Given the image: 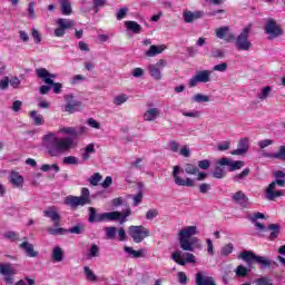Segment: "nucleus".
I'll use <instances>...</instances> for the list:
<instances>
[{
    "mask_svg": "<svg viewBox=\"0 0 285 285\" xmlns=\"http://www.w3.org/2000/svg\"><path fill=\"white\" fill-rule=\"evenodd\" d=\"M43 141L50 157H59V155L77 147V142L71 137L59 138L53 132L45 135Z\"/></svg>",
    "mask_w": 285,
    "mask_h": 285,
    "instance_id": "nucleus-1",
    "label": "nucleus"
},
{
    "mask_svg": "<svg viewBox=\"0 0 285 285\" xmlns=\"http://www.w3.org/2000/svg\"><path fill=\"white\" fill-rule=\"evenodd\" d=\"M132 215V210L127 208L125 212H109L97 214V209L95 207H89V224H99L101 222H119V224H126L127 217Z\"/></svg>",
    "mask_w": 285,
    "mask_h": 285,
    "instance_id": "nucleus-2",
    "label": "nucleus"
},
{
    "mask_svg": "<svg viewBox=\"0 0 285 285\" xmlns=\"http://www.w3.org/2000/svg\"><path fill=\"white\" fill-rule=\"evenodd\" d=\"M239 258L243 259V262H246V264H259L261 268H273V266L277 267L279 266L277 262L271 261L264 256H258L252 250H243L239 254Z\"/></svg>",
    "mask_w": 285,
    "mask_h": 285,
    "instance_id": "nucleus-3",
    "label": "nucleus"
},
{
    "mask_svg": "<svg viewBox=\"0 0 285 285\" xmlns=\"http://www.w3.org/2000/svg\"><path fill=\"white\" fill-rule=\"evenodd\" d=\"M253 24H247L244 27L243 31L234 39L236 50L238 51H248L253 48V42L248 40L250 37V30Z\"/></svg>",
    "mask_w": 285,
    "mask_h": 285,
    "instance_id": "nucleus-4",
    "label": "nucleus"
},
{
    "mask_svg": "<svg viewBox=\"0 0 285 285\" xmlns=\"http://www.w3.org/2000/svg\"><path fill=\"white\" fill-rule=\"evenodd\" d=\"M65 204L71 208H77L78 206H86V204H90V189L83 187L81 189V197L67 196Z\"/></svg>",
    "mask_w": 285,
    "mask_h": 285,
    "instance_id": "nucleus-5",
    "label": "nucleus"
},
{
    "mask_svg": "<svg viewBox=\"0 0 285 285\" xmlns=\"http://www.w3.org/2000/svg\"><path fill=\"white\" fill-rule=\"evenodd\" d=\"M265 35L267 36L268 41H273V39H277V37H282L284 35V29L279 24H277V21L275 19H268L265 27Z\"/></svg>",
    "mask_w": 285,
    "mask_h": 285,
    "instance_id": "nucleus-6",
    "label": "nucleus"
},
{
    "mask_svg": "<svg viewBox=\"0 0 285 285\" xmlns=\"http://www.w3.org/2000/svg\"><path fill=\"white\" fill-rule=\"evenodd\" d=\"M128 233L136 244H141L146 237H150V230L141 225L129 226Z\"/></svg>",
    "mask_w": 285,
    "mask_h": 285,
    "instance_id": "nucleus-7",
    "label": "nucleus"
},
{
    "mask_svg": "<svg viewBox=\"0 0 285 285\" xmlns=\"http://www.w3.org/2000/svg\"><path fill=\"white\" fill-rule=\"evenodd\" d=\"M65 112H68L69 115H73V112H79L81 108H83V104L79 100H75V95L68 94L65 95Z\"/></svg>",
    "mask_w": 285,
    "mask_h": 285,
    "instance_id": "nucleus-8",
    "label": "nucleus"
},
{
    "mask_svg": "<svg viewBox=\"0 0 285 285\" xmlns=\"http://www.w3.org/2000/svg\"><path fill=\"white\" fill-rule=\"evenodd\" d=\"M284 184H285L284 179H276L275 181H272L268 185L265 193L269 202H274V199H277V197H282L284 195V191L275 190L276 186H284Z\"/></svg>",
    "mask_w": 285,
    "mask_h": 285,
    "instance_id": "nucleus-9",
    "label": "nucleus"
},
{
    "mask_svg": "<svg viewBox=\"0 0 285 285\" xmlns=\"http://www.w3.org/2000/svg\"><path fill=\"white\" fill-rule=\"evenodd\" d=\"M184 173L179 166H174L173 178L176 186H187L188 188H193L195 186V180L193 178H184L179 177V174Z\"/></svg>",
    "mask_w": 285,
    "mask_h": 285,
    "instance_id": "nucleus-10",
    "label": "nucleus"
},
{
    "mask_svg": "<svg viewBox=\"0 0 285 285\" xmlns=\"http://www.w3.org/2000/svg\"><path fill=\"white\" fill-rule=\"evenodd\" d=\"M183 257H185V259L181 258L180 250H176L171 254V259L179 266H186V264H195L196 262V258L191 253H185L183 254Z\"/></svg>",
    "mask_w": 285,
    "mask_h": 285,
    "instance_id": "nucleus-11",
    "label": "nucleus"
},
{
    "mask_svg": "<svg viewBox=\"0 0 285 285\" xmlns=\"http://www.w3.org/2000/svg\"><path fill=\"white\" fill-rule=\"evenodd\" d=\"M0 274L4 276L6 284H14V278L12 275H17V269L12 267V264H0Z\"/></svg>",
    "mask_w": 285,
    "mask_h": 285,
    "instance_id": "nucleus-12",
    "label": "nucleus"
},
{
    "mask_svg": "<svg viewBox=\"0 0 285 285\" xmlns=\"http://www.w3.org/2000/svg\"><path fill=\"white\" fill-rule=\"evenodd\" d=\"M178 239H179L180 248L189 253H195V248H199V246H202L199 244V238L197 237L178 238Z\"/></svg>",
    "mask_w": 285,
    "mask_h": 285,
    "instance_id": "nucleus-13",
    "label": "nucleus"
},
{
    "mask_svg": "<svg viewBox=\"0 0 285 285\" xmlns=\"http://www.w3.org/2000/svg\"><path fill=\"white\" fill-rule=\"evenodd\" d=\"M210 81V71H198L191 79H189V88H195L197 83H208Z\"/></svg>",
    "mask_w": 285,
    "mask_h": 285,
    "instance_id": "nucleus-14",
    "label": "nucleus"
},
{
    "mask_svg": "<svg viewBox=\"0 0 285 285\" xmlns=\"http://www.w3.org/2000/svg\"><path fill=\"white\" fill-rule=\"evenodd\" d=\"M58 28L55 29V35L57 37H63L66 35V30H69L75 26V22L70 19L59 18L57 20Z\"/></svg>",
    "mask_w": 285,
    "mask_h": 285,
    "instance_id": "nucleus-15",
    "label": "nucleus"
},
{
    "mask_svg": "<svg viewBox=\"0 0 285 285\" xmlns=\"http://www.w3.org/2000/svg\"><path fill=\"white\" fill-rule=\"evenodd\" d=\"M218 166H228L229 173L235 170H242L244 168V160H230L229 158L223 157L218 160Z\"/></svg>",
    "mask_w": 285,
    "mask_h": 285,
    "instance_id": "nucleus-16",
    "label": "nucleus"
},
{
    "mask_svg": "<svg viewBox=\"0 0 285 285\" xmlns=\"http://www.w3.org/2000/svg\"><path fill=\"white\" fill-rule=\"evenodd\" d=\"M216 37H218V39H225L228 43L235 41V35L230 33V29L228 27H220L217 29Z\"/></svg>",
    "mask_w": 285,
    "mask_h": 285,
    "instance_id": "nucleus-17",
    "label": "nucleus"
},
{
    "mask_svg": "<svg viewBox=\"0 0 285 285\" xmlns=\"http://www.w3.org/2000/svg\"><path fill=\"white\" fill-rule=\"evenodd\" d=\"M197 226H187L179 230L178 239H190L194 235H198Z\"/></svg>",
    "mask_w": 285,
    "mask_h": 285,
    "instance_id": "nucleus-18",
    "label": "nucleus"
},
{
    "mask_svg": "<svg viewBox=\"0 0 285 285\" xmlns=\"http://www.w3.org/2000/svg\"><path fill=\"white\" fill-rule=\"evenodd\" d=\"M232 199L233 202H235V204H238L243 208H248V197L246 196V194H244V191L242 190L236 191L232 196Z\"/></svg>",
    "mask_w": 285,
    "mask_h": 285,
    "instance_id": "nucleus-19",
    "label": "nucleus"
},
{
    "mask_svg": "<svg viewBox=\"0 0 285 285\" xmlns=\"http://www.w3.org/2000/svg\"><path fill=\"white\" fill-rule=\"evenodd\" d=\"M204 17V11H184L183 18L185 23H193V21H197V19H202Z\"/></svg>",
    "mask_w": 285,
    "mask_h": 285,
    "instance_id": "nucleus-20",
    "label": "nucleus"
},
{
    "mask_svg": "<svg viewBox=\"0 0 285 285\" xmlns=\"http://www.w3.org/2000/svg\"><path fill=\"white\" fill-rule=\"evenodd\" d=\"M9 181L16 188H23V176L19 171H11L9 176Z\"/></svg>",
    "mask_w": 285,
    "mask_h": 285,
    "instance_id": "nucleus-21",
    "label": "nucleus"
},
{
    "mask_svg": "<svg viewBox=\"0 0 285 285\" xmlns=\"http://www.w3.org/2000/svg\"><path fill=\"white\" fill-rule=\"evenodd\" d=\"M45 217H49L53 222V226L59 228L61 226V215L57 210L48 209L43 212Z\"/></svg>",
    "mask_w": 285,
    "mask_h": 285,
    "instance_id": "nucleus-22",
    "label": "nucleus"
},
{
    "mask_svg": "<svg viewBox=\"0 0 285 285\" xmlns=\"http://www.w3.org/2000/svg\"><path fill=\"white\" fill-rule=\"evenodd\" d=\"M246 153H248V138H242L238 148L232 150L230 155H246Z\"/></svg>",
    "mask_w": 285,
    "mask_h": 285,
    "instance_id": "nucleus-23",
    "label": "nucleus"
},
{
    "mask_svg": "<svg viewBox=\"0 0 285 285\" xmlns=\"http://www.w3.org/2000/svg\"><path fill=\"white\" fill-rule=\"evenodd\" d=\"M159 115H161L159 108H150L144 114L142 119L144 121H155V119L159 118Z\"/></svg>",
    "mask_w": 285,
    "mask_h": 285,
    "instance_id": "nucleus-24",
    "label": "nucleus"
},
{
    "mask_svg": "<svg viewBox=\"0 0 285 285\" xmlns=\"http://www.w3.org/2000/svg\"><path fill=\"white\" fill-rule=\"evenodd\" d=\"M196 285H217L215 279L210 276H204L203 273L196 274Z\"/></svg>",
    "mask_w": 285,
    "mask_h": 285,
    "instance_id": "nucleus-25",
    "label": "nucleus"
},
{
    "mask_svg": "<svg viewBox=\"0 0 285 285\" xmlns=\"http://www.w3.org/2000/svg\"><path fill=\"white\" fill-rule=\"evenodd\" d=\"M20 248L22 250H24V253L28 255V257H38L39 256V252L35 250V245H32L28 242H23L22 244H20Z\"/></svg>",
    "mask_w": 285,
    "mask_h": 285,
    "instance_id": "nucleus-26",
    "label": "nucleus"
},
{
    "mask_svg": "<svg viewBox=\"0 0 285 285\" xmlns=\"http://www.w3.org/2000/svg\"><path fill=\"white\" fill-rule=\"evenodd\" d=\"M267 228H268V230H271V234L268 237L269 242H275V239H277V237H279L282 226H279V224H269Z\"/></svg>",
    "mask_w": 285,
    "mask_h": 285,
    "instance_id": "nucleus-27",
    "label": "nucleus"
},
{
    "mask_svg": "<svg viewBox=\"0 0 285 285\" xmlns=\"http://www.w3.org/2000/svg\"><path fill=\"white\" fill-rule=\"evenodd\" d=\"M165 50H166V46L164 45H160V46L151 45L149 50H147L145 55L147 57H157V55H161V52H164Z\"/></svg>",
    "mask_w": 285,
    "mask_h": 285,
    "instance_id": "nucleus-28",
    "label": "nucleus"
},
{
    "mask_svg": "<svg viewBox=\"0 0 285 285\" xmlns=\"http://www.w3.org/2000/svg\"><path fill=\"white\" fill-rule=\"evenodd\" d=\"M125 27L127 30H130V32H134V35L141 33V27L137 21H125Z\"/></svg>",
    "mask_w": 285,
    "mask_h": 285,
    "instance_id": "nucleus-29",
    "label": "nucleus"
},
{
    "mask_svg": "<svg viewBox=\"0 0 285 285\" xmlns=\"http://www.w3.org/2000/svg\"><path fill=\"white\" fill-rule=\"evenodd\" d=\"M63 249L59 246L55 247L51 254L52 262H63Z\"/></svg>",
    "mask_w": 285,
    "mask_h": 285,
    "instance_id": "nucleus-30",
    "label": "nucleus"
},
{
    "mask_svg": "<svg viewBox=\"0 0 285 285\" xmlns=\"http://www.w3.org/2000/svg\"><path fill=\"white\" fill-rule=\"evenodd\" d=\"M149 75L155 79L156 81H160L161 79V69L155 65H149L148 67Z\"/></svg>",
    "mask_w": 285,
    "mask_h": 285,
    "instance_id": "nucleus-31",
    "label": "nucleus"
},
{
    "mask_svg": "<svg viewBox=\"0 0 285 285\" xmlns=\"http://www.w3.org/2000/svg\"><path fill=\"white\" fill-rule=\"evenodd\" d=\"M264 157H268L269 159H281L282 161H284L285 146H281L276 154H265Z\"/></svg>",
    "mask_w": 285,
    "mask_h": 285,
    "instance_id": "nucleus-32",
    "label": "nucleus"
},
{
    "mask_svg": "<svg viewBox=\"0 0 285 285\" xmlns=\"http://www.w3.org/2000/svg\"><path fill=\"white\" fill-rule=\"evenodd\" d=\"M29 117H31V119H33L35 126H43V124L46 122L43 120V116L35 110L29 112Z\"/></svg>",
    "mask_w": 285,
    "mask_h": 285,
    "instance_id": "nucleus-33",
    "label": "nucleus"
},
{
    "mask_svg": "<svg viewBox=\"0 0 285 285\" xmlns=\"http://www.w3.org/2000/svg\"><path fill=\"white\" fill-rule=\"evenodd\" d=\"M36 72H37L39 79H43L45 82H46V79H55V77H57L56 75L47 71L46 68L37 69Z\"/></svg>",
    "mask_w": 285,
    "mask_h": 285,
    "instance_id": "nucleus-34",
    "label": "nucleus"
},
{
    "mask_svg": "<svg viewBox=\"0 0 285 285\" xmlns=\"http://www.w3.org/2000/svg\"><path fill=\"white\" fill-rule=\"evenodd\" d=\"M125 253H128L129 257H132L134 259L144 257V249L135 250L132 247L125 246Z\"/></svg>",
    "mask_w": 285,
    "mask_h": 285,
    "instance_id": "nucleus-35",
    "label": "nucleus"
},
{
    "mask_svg": "<svg viewBox=\"0 0 285 285\" xmlns=\"http://www.w3.org/2000/svg\"><path fill=\"white\" fill-rule=\"evenodd\" d=\"M83 274L86 275L87 282H99V278L97 277V275H95V272H92L90 267L85 266Z\"/></svg>",
    "mask_w": 285,
    "mask_h": 285,
    "instance_id": "nucleus-36",
    "label": "nucleus"
},
{
    "mask_svg": "<svg viewBox=\"0 0 285 285\" xmlns=\"http://www.w3.org/2000/svg\"><path fill=\"white\" fill-rule=\"evenodd\" d=\"M138 188H139V191L137 193V195H135L132 197L134 199V206H137L138 204H141L142 199H144V184H138Z\"/></svg>",
    "mask_w": 285,
    "mask_h": 285,
    "instance_id": "nucleus-37",
    "label": "nucleus"
},
{
    "mask_svg": "<svg viewBox=\"0 0 285 285\" xmlns=\"http://www.w3.org/2000/svg\"><path fill=\"white\" fill-rule=\"evenodd\" d=\"M61 3V12L65 16L72 14V7L70 6V1L60 0Z\"/></svg>",
    "mask_w": 285,
    "mask_h": 285,
    "instance_id": "nucleus-38",
    "label": "nucleus"
},
{
    "mask_svg": "<svg viewBox=\"0 0 285 285\" xmlns=\"http://www.w3.org/2000/svg\"><path fill=\"white\" fill-rule=\"evenodd\" d=\"M45 83H47L48 86H52L53 92H56V95H59V92H61V88L63 87L61 82H55V80L50 78H46Z\"/></svg>",
    "mask_w": 285,
    "mask_h": 285,
    "instance_id": "nucleus-39",
    "label": "nucleus"
},
{
    "mask_svg": "<svg viewBox=\"0 0 285 285\" xmlns=\"http://www.w3.org/2000/svg\"><path fill=\"white\" fill-rule=\"evenodd\" d=\"M213 177H215V179H224V177H226V171L222 168V165L214 168Z\"/></svg>",
    "mask_w": 285,
    "mask_h": 285,
    "instance_id": "nucleus-40",
    "label": "nucleus"
},
{
    "mask_svg": "<svg viewBox=\"0 0 285 285\" xmlns=\"http://www.w3.org/2000/svg\"><path fill=\"white\" fill-rule=\"evenodd\" d=\"M185 173H187V175H197L199 173V167H197V165L194 164H186Z\"/></svg>",
    "mask_w": 285,
    "mask_h": 285,
    "instance_id": "nucleus-41",
    "label": "nucleus"
},
{
    "mask_svg": "<svg viewBox=\"0 0 285 285\" xmlns=\"http://www.w3.org/2000/svg\"><path fill=\"white\" fill-rule=\"evenodd\" d=\"M62 164H65V166H77V164H79V158L75 156H67L63 158Z\"/></svg>",
    "mask_w": 285,
    "mask_h": 285,
    "instance_id": "nucleus-42",
    "label": "nucleus"
},
{
    "mask_svg": "<svg viewBox=\"0 0 285 285\" xmlns=\"http://www.w3.org/2000/svg\"><path fill=\"white\" fill-rule=\"evenodd\" d=\"M194 101H196V104H207V101H210V97L203 95V94H196L193 97Z\"/></svg>",
    "mask_w": 285,
    "mask_h": 285,
    "instance_id": "nucleus-43",
    "label": "nucleus"
},
{
    "mask_svg": "<svg viewBox=\"0 0 285 285\" xmlns=\"http://www.w3.org/2000/svg\"><path fill=\"white\" fill-rule=\"evenodd\" d=\"M101 179H102L101 174L96 173V174H94V175L88 179V181H89V184H91V186H99V183L101 181Z\"/></svg>",
    "mask_w": 285,
    "mask_h": 285,
    "instance_id": "nucleus-44",
    "label": "nucleus"
},
{
    "mask_svg": "<svg viewBox=\"0 0 285 285\" xmlns=\"http://www.w3.org/2000/svg\"><path fill=\"white\" fill-rule=\"evenodd\" d=\"M107 239H115L117 235V227H105Z\"/></svg>",
    "mask_w": 285,
    "mask_h": 285,
    "instance_id": "nucleus-45",
    "label": "nucleus"
},
{
    "mask_svg": "<svg viewBox=\"0 0 285 285\" xmlns=\"http://www.w3.org/2000/svg\"><path fill=\"white\" fill-rule=\"evenodd\" d=\"M83 230H86V228L83 227L82 224H78L71 228L68 229V233H71L73 235H81V233H83Z\"/></svg>",
    "mask_w": 285,
    "mask_h": 285,
    "instance_id": "nucleus-46",
    "label": "nucleus"
},
{
    "mask_svg": "<svg viewBox=\"0 0 285 285\" xmlns=\"http://www.w3.org/2000/svg\"><path fill=\"white\" fill-rule=\"evenodd\" d=\"M250 175V168H245L240 174L234 176V181H240V179H246V176Z\"/></svg>",
    "mask_w": 285,
    "mask_h": 285,
    "instance_id": "nucleus-47",
    "label": "nucleus"
},
{
    "mask_svg": "<svg viewBox=\"0 0 285 285\" xmlns=\"http://www.w3.org/2000/svg\"><path fill=\"white\" fill-rule=\"evenodd\" d=\"M236 275L237 277H246L248 275V268L244 265H238L236 268Z\"/></svg>",
    "mask_w": 285,
    "mask_h": 285,
    "instance_id": "nucleus-48",
    "label": "nucleus"
},
{
    "mask_svg": "<svg viewBox=\"0 0 285 285\" xmlns=\"http://www.w3.org/2000/svg\"><path fill=\"white\" fill-rule=\"evenodd\" d=\"M49 235H66L68 233V229L59 227V228H49L48 229Z\"/></svg>",
    "mask_w": 285,
    "mask_h": 285,
    "instance_id": "nucleus-49",
    "label": "nucleus"
},
{
    "mask_svg": "<svg viewBox=\"0 0 285 285\" xmlns=\"http://www.w3.org/2000/svg\"><path fill=\"white\" fill-rule=\"evenodd\" d=\"M234 248L235 247L233 246V244L229 243L222 248L220 254L224 257H227V255H230V253H233Z\"/></svg>",
    "mask_w": 285,
    "mask_h": 285,
    "instance_id": "nucleus-50",
    "label": "nucleus"
},
{
    "mask_svg": "<svg viewBox=\"0 0 285 285\" xmlns=\"http://www.w3.org/2000/svg\"><path fill=\"white\" fill-rule=\"evenodd\" d=\"M126 101H128V96L122 94L115 98L114 104L116 106H121V104H126Z\"/></svg>",
    "mask_w": 285,
    "mask_h": 285,
    "instance_id": "nucleus-51",
    "label": "nucleus"
},
{
    "mask_svg": "<svg viewBox=\"0 0 285 285\" xmlns=\"http://www.w3.org/2000/svg\"><path fill=\"white\" fill-rule=\"evenodd\" d=\"M104 6H106V0H94L92 10L99 12V8H104Z\"/></svg>",
    "mask_w": 285,
    "mask_h": 285,
    "instance_id": "nucleus-52",
    "label": "nucleus"
},
{
    "mask_svg": "<svg viewBox=\"0 0 285 285\" xmlns=\"http://www.w3.org/2000/svg\"><path fill=\"white\" fill-rule=\"evenodd\" d=\"M210 57L213 59H223L224 57V50L222 49H213L212 50V53H210Z\"/></svg>",
    "mask_w": 285,
    "mask_h": 285,
    "instance_id": "nucleus-53",
    "label": "nucleus"
},
{
    "mask_svg": "<svg viewBox=\"0 0 285 285\" xmlns=\"http://www.w3.org/2000/svg\"><path fill=\"white\" fill-rule=\"evenodd\" d=\"M213 70H215L216 72H226V70H228V63L223 62L219 65L214 66Z\"/></svg>",
    "mask_w": 285,
    "mask_h": 285,
    "instance_id": "nucleus-54",
    "label": "nucleus"
},
{
    "mask_svg": "<svg viewBox=\"0 0 285 285\" xmlns=\"http://www.w3.org/2000/svg\"><path fill=\"white\" fill-rule=\"evenodd\" d=\"M89 255H90V257H89V259L91 258V257H99V246H97V245H91V247H90V249H89Z\"/></svg>",
    "mask_w": 285,
    "mask_h": 285,
    "instance_id": "nucleus-55",
    "label": "nucleus"
},
{
    "mask_svg": "<svg viewBox=\"0 0 285 285\" xmlns=\"http://www.w3.org/2000/svg\"><path fill=\"white\" fill-rule=\"evenodd\" d=\"M198 167L200 168V170H208V168H210V160L204 159L198 161Z\"/></svg>",
    "mask_w": 285,
    "mask_h": 285,
    "instance_id": "nucleus-56",
    "label": "nucleus"
},
{
    "mask_svg": "<svg viewBox=\"0 0 285 285\" xmlns=\"http://www.w3.org/2000/svg\"><path fill=\"white\" fill-rule=\"evenodd\" d=\"M88 126H90V128H96V130H99V128H101V124L97 120H95L94 118H89L87 120Z\"/></svg>",
    "mask_w": 285,
    "mask_h": 285,
    "instance_id": "nucleus-57",
    "label": "nucleus"
},
{
    "mask_svg": "<svg viewBox=\"0 0 285 285\" xmlns=\"http://www.w3.org/2000/svg\"><path fill=\"white\" fill-rule=\"evenodd\" d=\"M31 35L35 39V43H41V33H39V30L32 28L31 29Z\"/></svg>",
    "mask_w": 285,
    "mask_h": 285,
    "instance_id": "nucleus-58",
    "label": "nucleus"
},
{
    "mask_svg": "<svg viewBox=\"0 0 285 285\" xmlns=\"http://www.w3.org/2000/svg\"><path fill=\"white\" fill-rule=\"evenodd\" d=\"M256 284L257 285H273V283L271 282V279H268V277L263 276L256 279Z\"/></svg>",
    "mask_w": 285,
    "mask_h": 285,
    "instance_id": "nucleus-59",
    "label": "nucleus"
},
{
    "mask_svg": "<svg viewBox=\"0 0 285 285\" xmlns=\"http://www.w3.org/2000/svg\"><path fill=\"white\" fill-rule=\"evenodd\" d=\"M271 90H273V88H271L269 86L264 87V88L262 89L261 95L258 96L259 99H266V97H268V95H271Z\"/></svg>",
    "mask_w": 285,
    "mask_h": 285,
    "instance_id": "nucleus-60",
    "label": "nucleus"
},
{
    "mask_svg": "<svg viewBox=\"0 0 285 285\" xmlns=\"http://www.w3.org/2000/svg\"><path fill=\"white\" fill-rule=\"evenodd\" d=\"M126 14H128V8L125 7V8L119 9L116 18L118 21H121V19H124L126 17Z\"/></svg>",
    "mask_w": 285,
    "mask_h": 285,
    "instance_id": "nucleus-61",
    "label": "nucleus"
},
{
    "mask_svg": "<svg viewBox=\"0 0 285 285\" xmlns=\"http://www.w3.org/2000/svg\"><path fill=\"white\" fill-rule=\"evenodd\" d=\"M157 215H159V210H157V209H149L146 213V219H155V217H157Z\"/></svg>",
    "mask_w": 285,
    "mask_h": 285,
    "instance_id": "nucleus-62",
    "label": "nucleus"
},
{
    "mask_svg": "<svg viewBox=\"0 0 285 285\" xmlns=\"http://www.w3.org/2000/svg\"><path fill=\"white\" fill-rule=\"evenodd\" d=\"M178 282L179 284L186 285L188 282V276H186V273L179 272L178 273Z\"/></svg>",
    "mask_w": 285,
    "mask_h": 285,
    "instance_id": "nucleus-63",
    "label": "nucleus"
},
{
    "mask_svg": "<svg viewBox=\"0 0 285 285\" xmlns=\"http://www.w3.org/2000/svg\"><path fill=\"white\" fill-rule=\"evenodd\" d=\"M169 150L171 153H179V144L175 140L169 141Z\"/></svg>",
    "mask_w": 285,
    "mask_h": 285,
    "instance_id": "nucleus-64",
    "label": "nucleus"
}]
</instances>
